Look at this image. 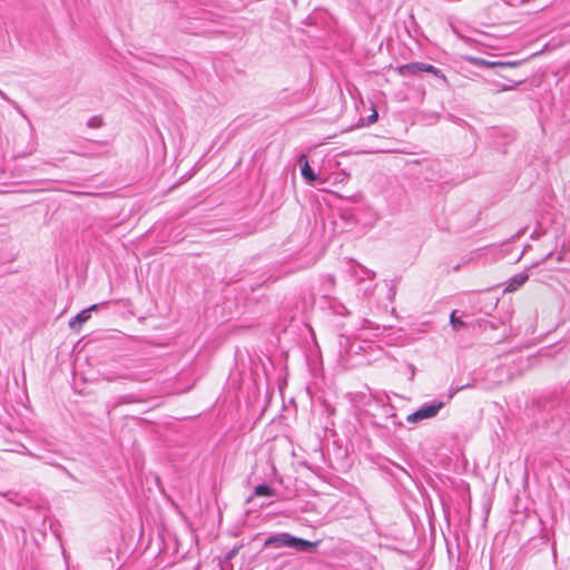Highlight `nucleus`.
I'll return each mask as SVG.
<instances>
[{
    "instance_id": "423d86ee",
    "label": "nucleus",
    "mask_w": 570,
    "mask_h": 570,
    "mask_svg": "<svg viewBox=\"0 0 570 570\" xmlns=\"http://www.w3.org/2000/svg\"><path fill=\"white\" fill-rule=\"evenodd\" d=\"M529 278L527 273H520L510 278L505 292H514L520 288Z\"/></svg>"
},
{
    "instance_id": "7ed1b4c3",
    "label": "nucleus",
    "mask_w": 570,
    "mask_h": 570,
    "mask_svg": "<svg viewBox=\"0 0 570 570\" xmlns=\"http://www.w3.org/2000/svg\"><path fill=\"white\" fill-rule=\"evenodd\" d=\"M402 71H407L409 73H416L419 71L430 72L436 77H441L445 80L444 75H442L441 70L435 68L432 65L423 63V62H413L410 65H405L401 68Z\"/></svg>"
},
{
    "instance_id": "f257e3e1",
    "label": "nucleus",
    "mask_w": 570,
    "mask_h": 570,
    "mask_svg": "<svg viewBox=\"0 0 570 570\" xmlns=\"http://www.w3.org/2000/svg\"><path fill=\"white\" fill-rule=\"evenodd\" d=\"M320 541H308L302 538L294 537L289 533H279L271 537L266 544H273L276 548L288 547L297 552L313 553L315 552Z\"/></svg>"
},
{
    "instance_id": "ddd939ff",
    "label": "nucleus",
    "mask_w": 570,
    "mask_h": 570,
    "mask_svg": "<svg viewBox=\"0 0 570 570\" xmlns=\"http://www.w3.org/2000/svg\"><path fill=\"white\" fill-rule=\"evenodd\" d=\"M236 554V549H233L230 550L228 553H227V559H232L234 556Z\"/></svg>"
},
{
    "instance_id": "f8f14e48",
    "label": "nucleus",
    "mask_w": 570,
    "mask_h": 570,
    "mask_svg": "<svg viewBox=\"0 0 570 570\" xmlns=\"http://www.w3.org/2000/svg\"><path fill=\"white\" fill-rule=\"evenodd\" d=\"M468 385H464V386H460V387H456L454 389L453 391H451L450 395H449V399H452L454 396L455 393H458L460 390L466 387Z\"/></svg>"
},
{
    "instance_id": "4468645a",
    "label": "nucleus",
    "mask_w": 570,
    "mask_h": 570,
    "mask_svg": "<svg viewBox=\"0 0 570 570\" xmlns=\"http://www.w3.org/2000/svg\"><path fill=\"white\" fill-rule=\"evenodd\" d=\"M27 454H28V455H30V456H33V458H38L37 455H35V454H33L32 452H30V451H28V452H27Z\"/></svg>"
},
{
    "instance_id": "9d476101",
    "label": "nucleus",
    "mask_w": 570,
    "mask_h": 570,
    "mask_svg": "<svg viewBox=\"0 0 570 570\" xmlns=\"http://www.w3.org/2000/svg\"><path fill=\"white\" fill-rule=\"evenodd\" d=\"M102 125V120L99 117H92L88 120V126L91 128H99Z\"/></svg>"
},
{
    "instance_id": "9b49d317",
    "label": "nucleus",
    "mask_w": 570,
    "mask_h": 570,
    "mask_svg": "<svg viewBox=\"0 0 570 570\" xmlns=\"http://www.w3.org/2000/svg\"><path fill=\"white\" fill-rule=\"evenodd\" d=\"M377 120V112L373 111V114L368 117V122L373 124Z\"/></svg>"
},
{
    "instance_id": "6e6552de",
    "label": "nucleus",
    "mask_w": 570,
    "mask_h": 570,
    "mask_svg": "<svg viewBox=\"0 0 570 570\" xmlns=\"http://www.w3.org/2000/svg\"><path fill=\"white\" fill-rule=\"evenodd\" d=\"M275 490L266 484H259L254 490V497H274Z\"/></svg>"
},
{
    "instance_id": "2eb2a0df",
    "label": "nucleus",
    "mask_w": 570,
    "mask_h": 570,
    "mask_svg": "<svg viewBox=\"0 0 570 570\" xmlns=\"http://www.w3.org/2000/svg\"><path fill=\"white\" fill-rule=\"evenodd\" d=\"M513 87H503L502 90H511Z\"/></svg>"
},
{
    "instance_id": "0eeeda50",
    "label": "nucleus",
    "mask_w": 570,
    "mask_h": 570,
    "mask_svg": "<svg viewBox=\"0 0 570 570\" xmlns=\"http://www.w3.org/2000/svg\"><path fill=\"white\" fill-rule=\"evenodd\" d=\"M472 61L474 63H476V65L487 66V67H490V68H494V67H498V66H501V67H505V66L515 67V66H518V62L487 61V60H483V59H473Z\"/></svg>"
},
{
    "instance_id": "20e7f679",
    "label": "nucleus",
    "mask_w": 570,
    "mask_h": 570,
    "mask_svg": "<svg viewBox=\"0 0 570 570\" xmlns=\"http://www.w3.org/2000/svg\"><path fill=\"white\" fill-rule=\"evenodd\" d=\"M97 307L98 305H91L90 307L81 311L79 314H77L73 318L70 320L69 326L72 330H79L81 325L90 318L91 312L96 311Z\"/></svg>"
},
{
    "instance_id": "39448f33",
    "label": "nucleus",
    "mask_w": 570,
    "mask_h": 570,
    "mask_svg": "<svg viewBox=\"0 0 570 570\" xmlns=\"http://www.w3.org/2000/svg\"><path fill=\"white\" fill-rule=\"evenodd\" d=\"M298 163L301 165V174H302L303 178L308 183H314L317 177L314 174V171L312 170V168L307 161L306 155H301L298 158Z\"/></svg>"
},
{
    "instance_id": "1a4fd4ad",
    "label": "nucleus",
    "mask_w": 570,
    "mask_h": 570,
    "mask_svg": "<svg viewBox=\"0 0 570 570\" xmlns=\"http://www.w3.org/2000/svg\"><path fill=\"white\" fill-rule=\"evenodd\" d=\"M450 322H451L452 327H453L455 331H458V330H460L461 327L465 326V323L455 316V312H452V313H451V315H450Z\"/></svg>"
},
{
    "instance_id": "f03ea898",
    "label": "nucleus",
    "mask_w": 570,
    "mask_h": 570,
    "mask_svg": "<svg viewBox=\"0 0 570 570\" xmlns=\"http://www.w3.org/2000/svg\"><path fill=\"white\" fill-rule=\"evenodd\" d=\"M443 402H438L422 406L414 413L407 415L406 421L409 423H419L423 420L432 419L438 415L439 411L443 407Z\"/></svg>"
}]
</instances>
